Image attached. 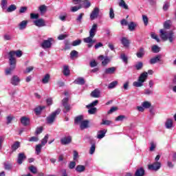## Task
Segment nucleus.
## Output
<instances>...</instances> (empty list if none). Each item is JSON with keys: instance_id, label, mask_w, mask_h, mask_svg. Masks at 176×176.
<instances>
[{"instance_id": "1", "label": "nucleus", "mask_w": 176, "mask_h": 176, "mask_svg": "<svg viewBox=\"0 0 176 176\" xmlns=\"http://www.w3.org/2000/svg\"><path fill=\"white\" fill-rule=\"evenodd\" d=\"M98 28V25L97 23H94L89 30V36L83 39L85 43H88V47H91L94 43H96V40L93 39L97 34V30Z\"/></svg>"}, {"instance_id": "2", "label": "nucleus", "mask_w": 176, "mask_h": 176, "mask_svg": "<svg viewBox=\"0 0 176 176\" xmlns=\"http://www.w3.org/2000/svg\"><path fill=\"white\" fill-rule=\"evenodd\" d=\"M148 75H153V70L149 69L148 72H144L142 73L139 76L138 81L133 82V86H134V87H142V86H144V82L148 79Z\"/></svg>"}, {"instance_id": "3", "label": "nucleus", "mask_w": 176, "mask_h": 176, "mask_svg": "<svg viewBox=\"0 0 176 176\" xmlns=\"http://www.w3.org/2000/svg\"><path fill=\"white\" fill-rule=\"evenodd\" d=\"M160 37L162 41H169L170 43H173V42H174L176 38L175 34H174V32H173V31H170L169 32L167 33L166 30L161 29L160 30Z\"/></svg>"}, {"instance_id": "4", "label": "nucleus", "mask_w": 176, "mask_h": 176, "mask_svg": "<svg viewBox=\"0 0 176 176\" xmlns=\"http://www.w3.org/2000/svg\"><path fill=\"white\" fill-rule=\"evenodd\" d=\"M60 112H61V109H58L55 111L52 112L47 118V123L48 124H53V123H54V120H56V118H57V115H59Z\"/></svg>"}, {"instance_id": "5", "label": "nucleus", "mask_w": 176, "mask_h": 176, "mask_svg": "<svg viewBox=\"0 0 176 176\" xmlns=\"http://www.w3.org/2000/svg\"><path fill=\"white\" fill-rule=\"evenodd\" d=\"M8 54L10 56L9 61H14L16 63V58H14V56L20 58L23 56V52L21 50L10 51Z\"/></svg>"}, {"instance_id": "6", "label": "nucleus", "mask_w": 176, "mask_h": 176, "mask_svg": "<svg viewBox=\"0 0 176 176\" xmlns=\"http://www.w3.org/2000/svg\"><path fill=\"white\" fill-rule=\"evenodd\" d=\"M10 67L5 70L6 75H12V73L16 69V63L14 60H9Z\"/></svg>"}, {"instance_id": "7", "label": "nucleus", "mask_w": 176, "mask_h": 176, "mask_svg": "<svg viewBox=\"0 0 176 176\" xmlns=\"http://www.w3.org/2000/svg\"><path fill=\"white\" fill-rule=\"evenodd\" d=\"M148 167V170H151V171H159L162 167V162H155L153 164H149Z\"/></svg>"}, {"instance_id": "8", "label": "nucleus", "mask_w": 176, "mask_h": 176, "mask_svg": "<svg viewBox=\"0 0 176 176\" xmlns=\"http://www.w3.org/2000/svg\"><path fill=\"white\" fill-rule=\"evenodd\" d=\"M52 42H53V38H52L45 40L41 43V47H43V49H50V47H52Z\"/></svg>"}, {"instance_id": "9", "label": "nucleus", "mask_w": 176, "mask_h": 176, "mask_svg": "<svg viewBox=\"0 0 176 176\" xmlns=\"http://www.w3.org/2000/svg\"><path fill=\"white\" fill-rule=\"evenodd\" d=\"M68 101H69L68 98H65L62 100V104L65 109L63 111L65 113H67V112H69V111L71 110V106L68 104Z\"/></svg>"}, {"instance_id": "10", "label": "nucleus", "mask_w": 176, "mask_h": 176, "mask_svg": "<svg viewBox=\"0 0 176 176\" xmlns=\"http://www.w3.org/2000/svg\"><path fill=\"white\" fill-rule=\"evenodd\" d=\"M100 14V8L96 7L93 11L91 12L90 14V19L91 21L96 20L98 17V15Z\"/></svg>"}, {"instance_id": "11", "label": "nucleus", "mask_w": 176, "mask_h": 176, "mask_svg": "<svg viewBox=\"0 0 176 176\" xmlns=\"http://www.w3.org/2000/svg\"><path fill=\"white\" fill-rule=\"evenodd\" d=\"M34 25L36 27H38L41 28V27H45L46 25V23L45 22V20L43 19H38L33 21Z\"/></svg>"}, {"instance_id": "12", "label": "nucleus", "mask_w": 176, "mask_h": 176, "mask_svg": "<svg viewBox=\"0 0 176 176\" xmlns=\"http://www.w3.org/2000/svg\"><path fill=\"white\" fill-rule=\"evenodd\" d=\"M72 142V138L71 136H65L60 139L62 145H68Z\"/></svg>"}, {"instance_id": "13", "label": "nucleus", "mask_w": 176, "mask_h": 176, "mask_svg": "<svg viewBox=\"0 0 176 176\" xmlns=\"http://www.w3.org/2000/svg\"><path fill=\"white\" fill-rule=\"evenodd\" d=\"M99 58L100 60H102V65H103L104 67H105V65H107V64H109V63H111V58H109L108 56H104L100 55L99 56Z\"/></svg>"}, {"instance_id": "14", "label": "nucleus", "mask_w": 176, "mask_h": 176, "mask_svg": "<svg viewBox=\"0 0 176 176\" xmlns=\"http://www.w3.org/2000/svg\"><path fill=\"white\" fill-rule=\"evenodd\" d=\"M27 159V156H25V154L24 153H20L18 155L17 158V163L18 164H23V162Z\"/></svg>"}, {"instance_id": "15", "label": "nucleus", "mask_w": 176, "mask_h": 176, "mask_svg": "<svg viewBox=\"0 0 176 176\" xmlns=\"http://www.w3.org/2000/svg\"><path fill=\"white\" fill-rule=\"evenodd\" d=\"M20 80H21L20 78H19L17 76H13L11 78L10 83L13 86H19V85L20 83Z\"/></svg>"}, {"instance_id": "16", "label": "nucleus", "mask_w": 176, "mask_h": 176, "mask_svg": "<svg viewBox=\"0 0 176 176\" xmlns=\"http://www.w3.org/2000/svg\"><path fill=\"white\" fill-rule=\"evenodd\" d=\"M116 72V67H108L104 69V74L105 75H113V74H115Z\"/></svg>"}, {"instance_id": "17", "label": "nucleus", "mask_w": 176, "mask_h": 176, "mask_svg": "<svg viewBox=\"0 0 176 176\" xmlns=\"http://www.w3.org/2000/svg\"><path fill=\"white\" fill-rule=\"evenodd\" d=\"M28 24V21H22L18 25V28L20 31H23V30H25L27 28V25Z\"/></svg>"}, {"instance_id": "18", "label": "nucleus", "mask_w": 176, "mask_h": 176, "mask_svg": "<svg viewBox=\"0 0 176 176\" xmlns=\"http://www.w3.org/2000/svg\"><path fill=\"white\" fill-rule=\"evenodd\" d=\"M162 60V56L157 55L155 57L152 58L150 59L149 63L151 65L156 64V63H159Z\"/></svg>"}, {"instance_id": "19", "label": "nucleus", "mask_w": 176, "mask_h": 176, "mask_svg": "<svg viewBox=\"0 0 176 176\" xmlns=\"http://www.w3.org/2000/svg\"><path fill=\"white\" fill-rule=\"evenodd\" d=\"M21 123L23 126H28L30 124V118L23 116L21 118Z\"/></svg>"}, {"instance_id": "20", "label": "nucleus", "mask_w": 176, "mask_h": 176, "mask_svg": "<svg viewBox=\"0 0 176 176\" xmlns=\"http://www.w3.org/2000/svg\"><path fill=\"white\" fill-rule=\"evenodd\" d=\"M120 41L124 47H129L130 46V41L127 38L122 37Z\"/></svg>"}, {"instance_id": "21", "label": "nucleus", "mask_w": 176, "mask_h": 176, "mask_svg": "<svg viewBox=\"0 0 176 176\" xmlns=\"http://www.w3.org/2000/svg\"><path fill=\"white\" fill-rule=\"evenodd\" d=\"M145 175V170L144 168H139L135 172V176H144Z\"/></svg>"}, {"instance_id": "22", "label": "nucleus", "mask_w": 176, "mask_h": 176, "mask_svg": "<svg viewBox=\"0 0 176 176\" xmlns=\"http://www.w3.org/2000/svg\"><path fill=\"white\" fill-rule=\"evenodd\" d=\"M105 134H107V129L99 131L98 132L97 138H98V140H101L105 137Z\"/></svg>"}, {"instance_id": "23", "label": "nucleus", "mask_w": 176, "mask_h": 176, "mask_svg": "<svg viewBox=\"0 0 176 176\" xmlns=\"http://www.w3.org/2000/svg\"><path fill=\"white\" fill-rule=\"evenodd\" d=\"M89 127V120H83L80 124V128L81 130H85V129H88Z\"/></svg>"}, {"instance_id": "24", "label": "nucleus", "mask_w": 176, "mask_h": 176, "mask_svg": "<svg viewBox=\"0 0 176 176\" xmlns=\"http://www.w3.org/2000/svg\"><path fill=\"white\" fill-rule=\"evenodd\" d=\"M100 90L98 89H96L91 93V96L94 97V98H100Z\"/></svg>"}, {"instance_id": "25", "label": "nucleus", "mask_w": 176, "mask_h": 176, "mask_svg": "<svg viewBox=\"0 0 176 176\" xmlns=\"http://www.w3.org/2000/svg\"><path fill=\"white\" fill-rule=\"evenodd\" d=\"M145 55V51L144 48H140L139 52H137L136 56L138 58H142Z\"/></svg>"}, {"instance_id": "26", "label": "nucleus", "mask_w": 176, "mask_h": 176, "mask_svg": "<svg viewBox=\"0 0 176 176\" xmlns=\"http://www.w3.org/2000/svg\"><path fill=\"white\" fill-rule=\"evenodd\" d=\"M165 127L166 129H171L173 127V120L168 118L165 122Z\"/></svg>"}, {"instance_id": "27", "label": "nucleus", "mask_w": 176, "mask_h": 176, "mask_svg": "<svg viewBox=\"0 0 176 176\" xmlns=\"http://www.w3.org/2000/svg\"><path fill=\"white\" fill-rule=\"evenodd\" d=\"M45 106H38L34 109V112L36 115H41L43 109H45Z\"/></svg>"}, {"instance_id": "28", "label": "nucleus", "mask_w": 176, "mask_h": 176, "mask_svg": "<svg viewBox=\"0 0 176 176\" xmlns=\"http://www.w3.org/2000/svg\"><path fill=\"white\" fill-rule=\"evenodd\" d=\"M83 121V116H78L74 120L75 124H80Z\"/></svg>"}, {"instance_id": "29", "label": "nucleus", "mask_w": 176, "mask_h": 176, "mask_svg": "<svg viewBox=\"0 0 176 176\" xmlns=\"http://www.w3.org/2000/svg\"><path fill=\"white\" fill-rule=\"evenodd\" d=\"M85 170H86V166L83 165H78L76 167V171H77V173H83Z\"/></svg>"}, {"instance_id": "30", "label": "nucleus", "mask_w": 176, "mask_h": 176, "mask_svg": "<svg viewBox=\"0 0 176 176\" xmlns=\"http://www.w3.org/2000/svg\"><path fill=\"white\" fill-rule=\"evenodd\" d=\"M90 6H91V3H90V1L89 0L82 1V8H85V9H89Z\"/></svg>"}, {"instance_id": "31", "label": "nucleus", "mask_w": 176, "mask_h": 176, "mask_svg": "<svg viewBox=\"0 0 176 176\" xmlns=\"http://www.w3.org/2000/svg\"><path fill=\"white\" fill-rule=\"evenodd\" d=\"M63 75L65 76H69L70 71H69V67L67 65H65L63 67Z\"/></svg>"}, {"instance_id": "32", "label": "nucleus", "mask_w": 176, "mask_h": 176, "mask_svg": "<svg viewBox=\"0 0 176 176\" xmlns=\"http://www.w3.org/2000/svg\"><path fill=\"white\" fill-rule=\"evenodd\" d=\"M151 106L152 103H151V102L148 101H145L142 103V107H143V108H144L145 109L151 108Z\"/></svg>"}, {"instance_id": "33", "label": "nucleus", "mask_w": 176, "mask_h": 176, "mask_svg": "<svg viewBox=\"0 0 176 176\" xmlns=\"http://www.w3.org/2000/svg\"><path fill=\"white\" fill-rule=\"evenodd\" d=\"M50 80V74H46L42 79V82L44 85H46L49 83V81Z\"/></svg>"}, {"instance_id": "34", "label": "nucleus", "mask_w": 176, "mask_h": 176, "mask_svg": "<svg viewBox=\"0 0 176 176\" xmlns=\"http://www.w3.org/2000/svg\"><path fill=\"white\" fill-rule=\"evenodd\" d=\"M119 6H120L121 8H123L124 9H126V10H128L129 9V6L126 3L124 0L120 1Z\"/></svg>"}, {"instance_id": "35", "label": "nucleus", "mask_w": 176, "mask_h": 176, "mask_svg": "<svg viewBox=\"0 0 176 176\" xmlns=\"http://www.w3.org/2000/svg\"><path fill=\"white\" fill-rule=\"evenodd\" d=\"M1 7L3 10L8 9V0H1Z\"/></svg>"}, {"instance_id": "36", "label": "nucleus", "mask_w": 176, "mask_h": 176, "mask_svg": "<svg viewBox=\"0 0 176 176\" xmlns=\"http://www.w3.org/2000/svg\"><path fill=\"white\" fill-rule=\"evenodd\" d=\"M20 148V142H15L12 146V150L14 152V151H17Z\"/></svg>"}, {"instance_id": "37", "label": "nucleus", "mask_w": 176, "mask_h": 176, "mask_svg": "<svg viewBox=\"0 0 176 176\" xmlns=\"http://www.w3.org/2000/svg\"><path fill=\"white\" fill-rule=\"evenodd\" d=\"M76 85H83L85 83V79L83 78H78L74 80Z\"/></svg>"}, {"instance_id": "38", "label": "nucleus", "mask_w": 176, "mask_h": 176, "mask_svg": "<svg viewBox=\"0 0 176 176\" xmlns=\"http://www.w3.org/2000/svg\"><path fill=\"white\" fill-rule=\"evenodd\" d=\"M16 9H17V8L16 7V6L14 4H12L10 5L8 8H7V12L8 13H10L12 12H14V10H16Z\"/></svg>"}, {"instance_id": "39", "label": "nucleus", "mask_w": 176, "mask_h": 176, "mask_svg": "<svg viewBox=\"0 0 176 176\" xmlns=\"http://www.w3.org/2000/svg\"><path fill=\"white\" fill-rule=\"evenodd\" d=\"M127 119L126 116L120 115L116 118V122H123V120Z\"/></svg>"}, {"instance_id": "40", "label": "nucleus", "mask_w": 176, "mask_h": 176, "mask_svg": "<svg viewBox=\"0 0 176 176\" xmlns=\"http://www.w3.org/2000/svg\"><path fill=\"white\" fill-rule=\"evenodd\" d=\"M47 140H49V135H45L44 138L41 140V144L43 146H45L47 144Z\"/></svg>"}, {"instance_id": "41", "label": "nucleus", "mask_w": 176, "mask_h": 176, "mask_svg": "<svg viewBox=\"0 0 176 176\" xmlns=\"http://www.w3.org/2000/svg\"><path fill=\"white\" fill-rule=\"evenodd\" d=\"M170 27H171V21L168 20L165 21V23H164V28L166 30H169Z\"/></svg>"}, {"instance_id": "42", "label": "nucleus", "mask_w": 176, "mask_h": 176, "mask_svg": "<svg viewBox=\"0 0 176 176\" xmlns=\"http://www.w3.org/2000/svg\"><path fill=\"white\" fill-rule=\"evenodd\" d=\"M116 86H118V81H113L109 85L108 89H115Z\"/></svg>"}, {"instance_id": "43", "label": "nucleus", "mask_w": 176, "mask_h": 176, "mask_svg": "<svg viewBox=\"0 0 176 176\" xmlns=\"http://www.w3.org/2000/svg\"><path fill=\"white\" fill-rule=\"evenodd\" d=\"M43 146L41 144H37L36 146V155H39V153H41V151H42V147Z\"/></svg>"}, {"instance_id": "44", "label": "nucleus", "mask_w": 176, "mask_h": 176, "mask_svg": "<svg viewBox=\"0 0 176 176\" xmlns=\"http://www.w3.org/2000/svg\"><path fill=\"white\" fill-rule=\"evenodd\" d=\"M142 67H144V63L142 62H138L135 65V67L138 71H140V69H142Z\"/></svg>"}, {"instance_id": "45", "label": "nucleus", "mask_w": 176, "mask_h": 176, "mask_svg": "<svg viewBox=\"0 0 176 176\" xmlns=\"http://www.w3.org/2000/svg\"><path fill=\"white\" fill-rule=\"evenodd\" d=\"M100 124H104L105 126H109V125L112 124V121L103 119L102 120V122L100 123Z\"/></svg>"}, {"instance_id": "46", "label": "nucleus", "mask_w": 176, "mask_h": 176, "mask_svg": "<svg viewBox=\"0 0 176 176\" xmlns=\"http://www.w3.org/2000/svg\"><path fill=\"white\" fill-rule=\"evenodd\" d=\"M38 9H39V11H40L41 14H43V13L46 12V6H45V5L41 6L38 8Z\"/></svg>"}, {"instance_id": "47", "label": "nucleus", "mask_w": 176, "mask_h": 176, "mask_svg": "<svg viewBox=\"0 0 176 176\" xmlns=\"http://www.w3.org/2000/svg\"><path fill=\"white\" fill-rule=\"evenodd\" d=\"M98 104V100H96L94 102H92L91 104H88L87 106V108L89 109V108H93V107H96V105H97Z\"/></svg>"}, {"instance_id": "48", "label": "nucleus", "mask_w": 176, "mask_h": 176, "mask_svg": "<svg viewBox=\"0 0 176 176\" xmlns=\"http://www.w3.org/2000/svg\"><path fill=\"white\" fill-rule=\"evenodd\" d=\"M128 27H129V30L130 31H134V29L135 28L136 25L134 24V22H131V23L128 25Z\"/></svg>"}, {"instance_id": "49", "label": "nucleus", "mask_w": 176, "mask_h": 176, "mask_svg": "<svg viewBox=\"0 0 176 176\" xmlns=\"http://www.w3.org/2000/svg\"><path fill=\"white\" fill-rule=\"evenodd\" d=\"M82 43V41L80 39L75 40L72 42V46H79Z\"/></svg>"}, {"instance_id": "50", "label": "nucleus", "mask_w": 176, "mask_h": 176, "mask_svg": "<svg viewBox=\"0 0 176 176\" xmlns=\"http://www.w3.org/2000/svg\"><path fill=\"white\" fill-rule=\"evenodd\" d=\"M160 48L157 46V45H153L151 48L152 52H153V53H159V52H160Z\"/></svg>"}, {"instance_id": "51", "label": "nucleus", "mask_w": 176, "mask_h": 176, "mask_svg": "<svg viewBox=\"0 0 176 176\" xmlns=\"http://www.w3.org/2000/svg\"><path fill=\"white\" fill-rule=\"evenodd\" d=\"M29 170L30 172L32 173V174H36V173H38V170L36 169V167L34 166H31L30 167H29Z\"/></svg>"}, {"instance_id": "52", "label": "nucleus", "mask_w": 176, "mask_h": 176, "mask_svg": "<svg viewBox=\"0 0 176 176\" xmlns=\"http://www.w3.org/2000/svg\"><path fill=\"white\" fill-rule=\"evenodd\" d=\"M150 145H151V146H150L149 150L151 152H153V151H155V149H156V144L153 142H151L150 143Z\"/></svg>"}, {"instance_id": "53", "label": "nucleus", "mask_w": 176, "mask_h": 176, "mask_svg": "<svg viewBox=\"0 0 176 176\" xmlns=\"http://www.w3.org/2000/svg\"><path fill=\"white\" fill-rule=\"evenodd\" d=\"M76 166V162L75 161H72L69 163V168H70V170L75 168Z\"/></svg>"}, {"instance_id": "54", "label": "nucleus", "mask_w": 176, "mask_h": 176, "mask_svg": "<svg viewBox=\"0 0 176 176\" xmlns=\"http://www.w3.org/2000/svg\"><path fill=\"white\" fill-rule=\"evenodd\" d=\"M94 152H96V144H92L89 149V154L94 155Z\"/></svg>"}, {"instance_id": "55", "label": "nucleus", "mask_w": 176, "mask_h": 176, "mask_svg": "<svg viewBox=\"0 0 176 176\" xmlns=\"http://www.w3.org/2000/svg\"><path fill=\"white\" fill-rule=\"evenodd\" d=\"M30 19H32V20H37V19H39V14L31 13Z\"/></svg>"}, {"instance_id": "56", "label": "nucleus", "mask_w": 176, "mask_h": 176, "mask_svg": "<svg viewBox=\"0 0 176 176\" xmlns=\"http://www.w3.org/2000/svg\"><path fill=\"white\" fill-rule=\"evenodd\" d=\"M151 38L153 39H155L157 42H160V38H159V36H157V35H156V34L153 32V33H151Z\"/></svg>"}, {"instance_id": "57", "label": "nucleus", "mask_w": 176, "mask_h": 176, "mask_svg": "<svg viewBox=\"0 0 176 176\" xmlns=\"http://www.w3.org/2000/svg\"><path fill=\"white\" fill-rule=\"evenodd\" d=\"M82 6H73L71 8V12H78V10H79V9H81Z\"/></svg>"}, {"instance_id": "58", "label": "nucleus", "mask_w": 176, "mask_h": 176, "mask_svg": "<svg viewBox=\"0 0 176 176\" xmlns=\"http://www.w3.org/2000/svg\"><path fill=\"white\" fill-rule=\"evenodd\" d=\"M83 16H85L84 13H80L76 19V21L78 23H82V19H83Z\"/></svg>"}, {"instance_id": "59", "label": "nucleus", "mask_w": 176, "mask_h": 176, "mask_svg": "<svg viewBox=\"0 0 176 176\" xmlns=\"http://www.w3.org/2000/svg\"><path fill=\"white\" fill-rule=\"evenodd\" d=\"M34 70V66H30L26 68L25 71L24 72V74H30V72H32Z\"/></svg>"}, {"instance_id": "60", "label": "nucleus", "mask_w": 176, "mask_h": 176, "mask_svg": "<svg viewBox=\"0 0 176 176\" xmlns=\"http://www.w3.org/2000/svg\"><path fill=\"white\" fill-rule=\"evenodd\" d=\"M110 19H115V12H113V8H111L109 11Z\"/></svg>"}, {"instance_id": "61", "label": "nucleus", "mask_w": 176, "mask_h": 176, "mask_svg": "<svg viewBox=\"0 0 176 176\" xmlns=\"http://www.w3.org/2000/svg\"><path fill=\"white\" fill-rule=\"evenodd\" d=\"M71 49V44H69V42L65 41V50H69Z\"/></svg>"}, {"instance_id": "62", "label": "nucleus", "mask_w": 176, "mask_h": 176, "mask_svg": "<svg viewBox=\"0 0 176 176\" xmlns=\"http://www.w3.org/2000/svg\"><path fill=\"white\" fill-rule=\"evenodd\" d=\"M96 111H97V108H96V107L91 108V109L88 110V113L90 115H94V113H96Z\"/></svg>"}, {"instance_id": "63", "label": "nucleus", "mask_w": 176, "mask_h": 176, "mask_svg": "<svg viewBox=\"0 0 176 176\" xmlns=\"http://www.w3.org/2000/svg\"><path fill=\"white\" fill-rule=\"evenodd\" d=\"M142 19L144 23V25H148V16H146V15H143Z\"/></svg>"}, {"instance_id": "64", "label": "nucleus", "mask_w": 176, "mask_h": 176, "mask_svg": "<svg viewBox=\"0 0 176 176\" xmlns=\"http://www.w3.org/2000/svg\"><path fill=\"white\" fill-rule=\"evenodd\" d=\"M121 60H122L124 63H127V56H126V55H124V54H121Z\"/></svg>"}]
</instances>
